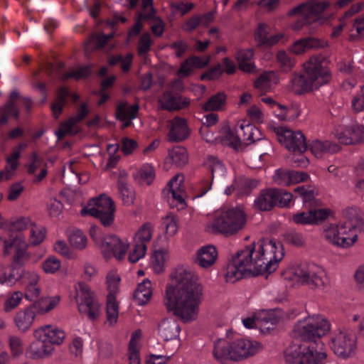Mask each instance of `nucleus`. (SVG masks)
Returning a JSON list of instances; mask_svg holds the SVG:
<instances>
[{"label": "nucleus", "instance_id": "4be33fe9", "mask_svg": "<svg viewBox=\"0 0 364 364\" xmlns=\"http://www.w3.org/2000/svg\"><path fill=\"white\" fill-rule=\"evenodd\" d=\"M190 134V129L186 119L175 117L170 121V129L168 139L170 141H181L186 139Z\"/></svg>", "mask_w": 364, "mask_h": 364}, {"label": "nucleus", "instance_id": "2eb2a0df", "mask_svg": "<svg viewBox=\"0 0 364 364\" xmlns=\"http://www.w3.org/2000/svg\"><path fill=\"white\" fill-rule=\"evenodd\" d=\"M121 278L114 271L109 272L106 277L107 289V323L113 326L117 322L119 316V304L117 296L119 294Z\"/></svg>", "mask_w": 364, "mask_h": 364}, {"label": "nucleus", "instance_id": "09e8293b", "mask_svg": "<svg viewBox=\"0 0 364 364\" xmlns=\"http://www.w3.org/2000/svg\"><path fill=\"white\" fill-rule=\"evenodd\" d=\"M0 284L2 285L12 286L20 278L16 269L14 266L8 267L7 269L1 264Z\"/></svg>", "mask_w": 364, "mask_h": 364}, {"label": "nucleus", "instance_id": "774afa93", "mask_svg": "<svg viewBox=\"0 0 364 364\" xmlns=\"http://www.w3.org/2000/svg\"><path fill=\"white\" fill-rule=\"evenodd\" d=\"M276 59L280 66L285 70H289L295 64L294 59L289 57L284 50L277 52Z\"/></svg>", "mask_w": 364, "mask_h": 364}, {"label": "nucleus", "instance_id": "dca6fc26", "mask_svg": "<svg viewBox=\"0 0 364 364\" xmlns=\"http://www.w3.org/2000/svg\"><path fill=\"white\" fill-rule=\"evenodd\" d=\"M28 247V242L21 235H17L9 240L0 237V247L3 248L4 255H9L11 249L14 248V262L16 264L24 265L29 260L30 255L26 251Z\"/></svg>", "mask_w": 364, "mask_h": 364}, {"label": "nucleus", "instance_id": "a211bd4d", "mask_svg": "<svg viewBox=\"0 0 364 364\" xmlns=\"http://www.w3.org/2000/svg\"><path fill=\"white\" fill-rule=\"evenodd\" d=\"M279 318L274 311L262 314L259 317H247L242 319V324L247 328H258L262 333H269L278 323Z\"/></svg>", "mask_w": 364, "mask_h": 364}, {"label": "nucleus", "instance_id": "7ed1b4c3", "mask_svg": "<svg viewBox=\"0 0 364 364\" xmlns=\"http://www.w3.org/2000/svg\"><path fill=\"white\" fill-rule=\"evenodd\" d=\"M304 74L294 75L290 88L296 93L309 92L327 84L331 74L327 60L321 55L311 57L303 65Z\"/></svg>", "mask_w": 364, "mask_h": 364}, {"label": "nucleus", "instance_id": "423d86ee", "mask_svg": "<svg viewBox=\"0 0 364 364\" xmlns=\"http://www.w3.org/2000/svg\"><path fill=\"white\" fill-rule=\"evenodd\" d=\"M285 279L307 285L311 289H324L329 283L325 270L314 264H301L287 268L283 273Z\"/></svg>", "mask_w": 364, "mask_h": 364}, {"label": "nucleus", "instance_id": "473e14b6", "mask_svg": "<svg viewBox=\"0 0 364 364\" xmlns=\"http://www.w3.org/2000/svg\"><path fill=\"white\" fill-rule=\"evenodd\" d=\"M60 301L59 295L43 296L36 301L33 307L40 314H47L56 308Z\"/></svg>", "mask_w": 364, "mask_h": 364}, {"label": "nucleus", "instance_id": "6e6d98bb", "mask_svg": "<svg viewBox=\"0 0 364 364\" xmlns=\"http://www.w3.org/2000/svg\"><path fill=\"white\" fill-rule=\"evenodd\" d=\"M53 250L58 254L65 257L67 259H73L76 258L77 255L73 250L71 246L70 247L64 240H58L53 245Z\"/></svg>", "mask_w": 364, "mask_h": 364}, {"label": "nucleus", "instance_id": "de8ad7c7", "mask_svg": "<svg viewBox=\"0 0 364 364\" xmlns=\"http://www.w3.org/2000/svg\"><path fill=\"white\" fill-rule=\"evenodd\" d=\"M168 157L177 166H184L188 163V156L186 149L182 146H176L168 151Z\"/></svg>", "mask_w": 364, "mask_h": 364}, {"label": "nucleus", "instance_id": "680f3d73", "mask_svg": "<svg viewBox=\"0 0 364 364\" xmlns=\"http://www.w3.org/2000/svg\"><path fill=\"white\" fill-rule=\"evenodd\" d=\"M274 183L279 186H290V170L278 168L272 176Z\"/></svg>", "mask_w": 364, "mask_h": 364}, {"label": "nucleus", "instance_id": "c9c22d12", "mask_svg": "<svg viewBox=\"0 0 364 364\" xmlns=\"http://www.w3.org/2000/svg\"><path fill=\"white\" fill-rule=\"evenodd\" d=\"M159 103L163 109L174 110L183 108L189 102L181 97L173 96L170 93H166L159 99Z\"/></svg>", "mask_w": 364, "mask_h": 364}, {"label": "nucleus", "instance_id": "ddd939ff", "mask_svg": "<svg viewBox=\"0 0 364 364\" xmlns=\"http://www.w3.org/2000/svg\"><path fill=\"white\" fill-rule=\"evenodd\" d=\"M330 6V3L326 0H312L306 4H301L293 9L289 11V15L299 14L304 20L305 23L317 25L323 24L327 18L322 15V13Z\"/></svg>", "mask_w": 364, "mask_h": 364}, {"label": "nucleus", "instance_id": "79ce46f5", "mask_svg": "<svg viewBox=\"0 0 364 364\" xmlns=\"http://www.w3.org/2000/svg\"><path fill=\"white\" fill-rule=\"evenodd\" d=\"M331 348L338 357L346 359L355 353L357 345L356 343H332Z\"/></svg>", "mask_w": 364, "mask_h": 364}, {"label": "nucleus", "instance_id": "72a5a7b5", "mask_svg": "<svg viewBox=\"0 0 364 364\" xmlns=\"http://www.w3.org/2000/svg\"><path fill=\"white\" fill-rule=\"evenodd\" d=\"M20 158L19 151H12L6 159V166L5 168L0 172V181H7L11 179L17 168L18 167Z\"/></svg>", "mask_w": 364, "mask_h": 364}, {"label": "nucleus", "instance_id": "052dcab7", "mask_svg": "<svg viewBox=\"0 0 364 364\" xmlns=\"http://www.w3.org/2000/svg\"><path fill=\"white\" fill-rule=\"evenodd\" d=\"M68 96V91L66 88L63 87L59 90L58 97L51 107L53 115L55 117H58L60 114L63 107L65 105V101Z\"/></svg>", "mask_w": 364, "mask_h": 364}, {"label": "nucleus", "instance_id": "58836bf2", "mask_svg": "<svg viewBox=\"0 0 364 364\" xmlns=\"http://www.w3.org/2000/svg\"><path fill=\"white\" fill-rule=\"evenodd\" d=\"M219 138L224 145L232 146L235 149L241 148L237 131L236 130L235 132L229 127H224L221 129Z\"/></svg>", "mask_w": 364, "mask_h": 364}, {"label": "nucleus", "instance_id": "f8f14e48", "mask_svg": "<svg viewBox=\"0 0 364 364\" xmlns=\"http://www.w3.org/2000/svg\"><path fill=\"white\" fill-rule=\"evenodd\" d=\"M129 248L130 242L128 238L114 234L104 236L100 244V252L106 259L114 258L117 261L124 260Z\"/></svg>", "mask_w": 364, "mask_h": 364}, {"label": "nucleus", "instance_id": "1a4fd4ad", "mask_svg": "<svg viewBox=\"0 0 364 364\" xmlns=\"http://www.w3.org/2000/svg\"><path fill=\"white\" fill-rule=\"evenodd\" d=\"M308 343H292L284 350L285 360L289 364H323L327 355L318 352Z\"/></svg>", "mask_w": 364, "mask_h": 364}, {"label": "nucleus", "instance_id": "f3484780", "mask_svg": "<svg viewBox=\"0 0 364 364\" xmlns=\"http://www.w3.org/2000/svg\"><path fill=\"white\" fill-rule=\"evenodd\" d=\"M164 192L168 194V201L172 208L178 210L183 209L186 207L185 191L183 186V176L176 175L168 183Z\"/></svg>", "mask_w": 364, "mask_h": 364}, {"label": "nucleus", "instance_id": "393cba45", "mask_svg": "<svg viewBox=\"0 0 364 364\" xmlns=\"http://www.w3.org/2000/svg\"><path fill=\"white\" fill-rule=\"evenodd\" d=\"M33 308V306H28L19 310L16 314L14 321L18 331L26 332L33 325L36 318V312Z\"/></svg>", "mask_w": 364, "mask_h": 364}, {"label": "nucleus", "instance_id": "f03ea898", "mask_svg": "<svg viewBox=\"0 0 364 364\" xmlns=\"http://www.w3.org/2000/svg\"><path fill=\"white\" fill-rule=\"evenodd\" d=\"M284 255L281 242L274 239H263L238 251L228 264L226 279L236 281L262 272H274Z\"/></svg>", "mask_w": 364, "mask_h": 364}, {"label": "nucleus", "instance_id": "8fccbe9b", "mask_svg": "<svg viewBox=\"0 0 364 364\" xmlns=\"http://www.w3.org/2000/svg\"><path fill=\"white\" fill-rule=\"evenodd\" d=\"M113 33L108 35L100 33L92 36L85 46V53H87L92 49H98L102 48L109 39L113 38Z\"/></svg>", "mask_w": 364, "mask_h": 364}, {"label": "nucleus", "instance_id": "f704fd0d", "mask_svg": "<svg viewBox=\"0 0 364 364\" xmlns=\"http://www.w3.org/2000/svg\"><path fill=\"white\" fill-rule=\"evenodd\" d=\"M254 53L252 49L240 50L235 54L240 70L245 73L255 71V66L252 62Z\"/></svg>", "mask_w": 364, "mask_h": 364}, {"label": "nucleus", "instance_id": "6e6552de", "mask_svg": "<svg viewBox=\"0 0 364 364\" xmlns=\"http://www.w3.org/2000/svg\"><path fill=\"white\" fill-rule=\"evenodd\" d=\"M262 347L261 343H215L213 353L217 360L238 361L254 355Z\"/></svg>", "mask_w": 364, "mask_h": 364}, {"label": "nucleus", "instance_id": "7c9ffc66", "mask_svg": "<svg viewBox=\"0 0 364 364\" xmlns=\"http://www.w3.org/2000/svg\"><path fill=\"white\" fill-rule=\"evenodd\" d=\"M61 343H32L26 350V355L31 359H41L49 356L54 350L53 344Z\"/></svg>", "mask_w": 364, "mask_h": 364}, {"label": "nucleus", "instance_id": "3c124183", "mask_svg": "<svg viewBox=\"0 0 364 364\" xmlns=\"http://www.w3.org/2000/svg\"><path fill=\"white\" fill-rule=\"evenodd\" d=\"M205 164L210 169L213 179L221 178L225 176L226 169L221 162L213 156L208 157Z\"/></svg>", "mask_w": 364, "mask_h": 364}, {"label": "nucleus", "instance_id": "bb28decb", "mask_svg": "<svg viewBox=\"0 0 364 364\" xmlns=\"http://www.w3.org/2000/svg\"><path fill=\"white\" fill-rule=\"evenodd\" d=\"M139 110L136 104L129 105L127 102H120L117 107V118L123 122V127H127L131 124L132 119L136 118Z\"/></svg>", "mask_w": 364, "mask_h": 364}, {"label": "nucleus", "instance_id": "9b49d317", "mask_svg": "<svg viewBox=\"0 0 364 364\" xmlns=\"http://www.w3.org/2000/svg\"><path fill=\"white\" fill-rule=\"evenodd\" d=\"M268 129L276 135L279 142L289 151L300 154L306 151L307 144L305 136L301 131H293L286 127L273 124H269Z\"/></svg>", "mask_w": 364, "mask_h": 364}, {"label": "nucleus", "instance_id": "0eeeda50", "mask_svg": "<svg viewBox=\"0 0 364 364\" xmlns=\"http://www.w3.org/2000/svg\"><path fill=\"white\" fill-rule=\"evenodd\" d=\"M330 331V323L319 315H313L299 320L294 326L291 337L301 341H315Z\"/></svg>", "mask_w": 364, "mask_h": 364}, {"label": "nucleus", "instance_id": "4468645a", "mask_svg": "<svg viewBox=\"0 0 364 364\" xmlns=\"http://www.w3.org/2000/svg\"><path fill=\"white\" fill-rule=\"evenodd\" d=\"M73 296L80 313L87 315L91 319L97 317L100 305L95 301L93 293L87 284L82 282L76 283Z\"/></svg>", "mask_w": 364, "mask_h": 364}, {"label": "nucleus", "instance_id": "e433bc0d", "mask_svg": "<svg viewBox=\"0 0 364 364\" xmlns=\"http://www.w3.org/2000/svg\"><path fill=\"white\" fill-rule=\"evenodd\" d=\"M259 181L253 178L241 177L234 181L236 194L238 196H248L259 185Z\"/></svg>", "mask_w": 364, "mask_h": 364}, {"label": "nucleus", "instance_id": "c85d7f7f", "mask_svg": "<svg viewBox=\"0 0 364 364\" xmlns=\"http://www.w3.org/2000/svg\"><path fill=\"white\" fill-rule=\"evenodd\" d=\"M153 291L154 288L151 281L149 279H144L137 285L134 292V299L138 305L144 306L151 301Z\"/></svg>", "mask_w": 364, "mask_h": 364}, {"label": "nucleus", "instance_id": "a878e982", "mask_svg": "<svg viewBox=\"0 0 364 364\" xmlns=\"http://www.w3.org/2000/svg\"><path fill=\"white\" fill-rule=\"evenodd\" d=\"M309 149L312 154L318 158H323L328 154L336 153L340 150V146L330 141H321L315 139L309 144Z\"/></svg>", "mask_w": 364, "mask_h": 364}, {"label": "nucleus", "instance_id": "ea45409f", "mask_svg": "<svg viewBox=\"0 0 364 364\" xmlns=\"http://www.w3.org/2000/svg\"><path fill=\"white\" fill-rule=\"evenodd\" d=\"M333 133L342 144H351L356 142L353 124L350 126H338L335 128Z\"/></svg>", "mask_w": 364, "mask_h": 364}, {"label": "nucleus", "instance_id": "e2e57ef3", "mask_svg": "<svg viewBox=\"0 0 364 364\" xmlns=\"http://www.w3.org/2000/svg\"><path fill=\"white\" fill-rule=\"evenodd\" d=\"M19 277L24 287L38 284L40 281L39 274L34 270L23 269Z\"/></svg>", "mask_w": 364, "mask_h": 364}, {"label": "nucleus", "instance_id": "b1692460", "mask_svg": "<svg viewBox=\"0 0 364 364\" xmlns=\"http://www.w3.org/2000/svg\"><path fill=\"white\" fill-rule=\"evenodd\" d=\"M158 333L164 341L176 340L180 333L179 325L172 318L162 320L158 326Z\"/></svg>", "mask_w": 364, "mask_h": 364}, {"label": "nucleus", "instance_id": "bf43d9fd", "mask_svg": "<svg viewBox=\"0 0 364 364\" xmlns=\"http://www.w3.org/2000/svg\"><path fill=\"white\" fill-rule=\"evenodd\" d=\"M41 267L45 273L53 274L61 268V262L55 256H50L43 262Z\"/></svg>", "mask_w": 364, "mask_h": 364}, {"label": "nucleus", "instance_id": "49530a36", "mask_svg": "<svg viewBox=\"0 0 364 364\" xmlns=\"http://www.w3.org/2000/svg\"><path fill=\"white\" fill-rule=\"evenodd\" d=\"M161 225L167 237H173L178 230V219L173 214H168L162 218Z\"/></svg>", "mask_w": 364, "mask_h": 364}, {"label": "nucleus", "instance_id": "13d9d810", "mask_svg": "<svg viewBox=\"0 0 364 364\" xmlns=\"http://www.w3.org/2000/svg\"><path fill=\"white\" fill-rule=\"evenodd\" d=\"M147 247L145 244L134 242V247L128 255V259L132 263H135L144 257Z\"/></svg>", "mask_w": 364, "mask_h": 364}, {"label": "nucleus", "instance_id": "aec40b11", "mask_svg": "<svg viewBox=\"0 0 364 364\" xmlns=\"http://www.w3.org/2000/svg\"><path fill=\"white\" fill-rule=\"evenodd\" d=\"M218 258V251L213 245H205L197 250L195 262L202 268L207 269L213 265Z\"/></svg>", "mask_w": 364, "mask_h": 364}, {"label": "nucleus", "instance_id": "603ef678", "mask_svg": "<svg viewBox=\"0 0 364 364\" xmlns=\"http://www.w3.org/2000/svg\"><path fill=\"white\" fill-rule=\"evenodd\" d=\"M77 122L75 121V119L70 117L68 120L62 123L58 131L55 132V134L57 135L58 139L63 138L65 135L70 134L74 135L76 134L79 129L77 127Z\"/></svg>", "mask_w": 364, "mask_h": 364}, {"label": "nucleus", "instance_id": "37998d69", "mask_svg": "<svg viewBox=\"0 0 364 364\" xmlns=\"http://www.w3.org/2000/svg\"><path fill=\"white\" fill-rule=\"evenodd\" d=\"M279 81L277 74L273 71L262 74L255 82V87L261 91H267Z\"/></svg>", "mask_w": 364, "mask_h": 364}, {"label": "nucleus", "instance_id": "a18cd8bd", "mask_svg": "<svg viewBox=\"0 0 364 364\" xmlns=\"http://www.w3.org/2000/svg\"><path fill=\"white\" fill-rule=\"evenodd\" d=\"M134 177L139 183L149 185L155 178V170L151 164H145L137 170Z\"/></svg>", "mask_w": 364, "mask_h": 364}, {"label": "nucleus", "instance_id": "6ab92c4d", "mask_svg": "<svg viewBox=\"0 0 364 364\" xmlns=\"http://www.w3.org/2000/svg\"><path fill=\"white\" fill-rule=\"evenodd\" d=\"M38 341H63L66 338L65 332L54 325H44L33 331Z\"/></svg>", "mask_w": 364, "mask_h": 364}, {"label": "nucleus", "instance_id": "cd10ccee", "mask_svg": "<svg viewBox=\"0 0 364 364\" xmlns=\"http://www.w3.org/2000/svg\"><path fill=\"white\" fill-rule=\"evenodd\" d=\"M237 131L240 139V147H242V144H250L260 139V131L250 123L240 124L237 128Z\"/></svg>", "mask_w": 364, "mask_h": 364}, {"label": "nucleus", "instance_id": "0e129e2a", "mask_svg": "<svg viewBox=\"0 0 364 364\" xmlns=\"http://www.w3.org/2000/svg\"><path fill=\"white\" fill-rule=\"evenodd\" d=\"M119 191L120 198L124 205H130L134 203L135 194L132 187L127 184H120Z\"/></svg>", "mask_w": 364, "mask_h": 364}, {"label": "nucleus", "instance_id": "338daca9", "mask_svg": "<svg viewBox=\"0 0 364 364\" xmlns=\"http://www.w3.org/2000/svg\"><path fill=\"white\" fill-rule=\"evenodd\" d=\"M43 163V159L36 152H33L28 158L26 164L27 172L28 174H34L36 170L40 168Z\"/></svg>", "mask_w": 364, "mask_h": 364}, {"label": "nucleus", "instance_id": "4d7b16f0", "mask_svg": "<svg viewBox=\"0 0 364 364\" xmlns=\"http://www.w3.org/2000/svg\"><path fill=\"white\" fill-rule=\"evenodd\" d=\"M313 225H318L332 215V211L326 208H309Z\"/></svg>", "mask_w": 364, "mask_h": 364}, {"label": "nucleus", "instance_id": "412c9836", "mask_svg": "<svg viewBox=\"0 0 364 364\" xmlns=\"http://www.w3.org/2000/svg\"><path fill=\"white\" fill-rule=\"evenodd\" d=\"M276 188L262 190L255 198L253 208L261 211H269L276 206Z\"/></svg>", "mask_w": 364, "mask_h": 364}, {"label": "nucleus", "instance_id": "9d476101", "mask_svg": "<svg viewBox=\"0 0 364 364\" xmlns=\"http://www.w3.org/2000/svg\"><path fill=\"white\" fill-rule=\"evenodd\" d=\"M115 208L112 198L105 194L91 199L81 210L84 216L91 215L100 220L105 226H110L114 219Z\"/></svg>", "mask_w": 364, "mask_h": 364}, {"label": "nucleus", "instance_id": "20e7f679", "mask_svg": "<svg viewBox=\"0 0 364 364\" xmlns=\"http://www.w3.org/2000/svg\"><path fill=\"white\" fill-rule=\"evenodd\" d=\"M348 212L350 223H331L323 228V238L341 248L353 246L358 240L355 228L364 229V213L355 208H350Z\"/></svg>", "mask_w": 364, "mask_h": 364}, {"label": "nucleus", "instance_id": "4c0bfd02", "mask_svg": "<svg viewBox=\"0 0 364 364\" xmlns=\"http://www.w3.org/2000/svg\"><path fill=\"white\" fill-rule=\"evenodd\" d=\"M168 252L166 250H156L150 258V267L156 273H161L165 269V264L168 259Z\"/></svg>", "mask_w": 364, "mask_h": 364}, {"label": "nucleus", "instance_id": "69168bd1", "mask_svg": "<svg viewBox=\"0 0 364 364\" xmlns=\"http://www.w3.org/2000/svg\"><path fill=\"white\" fill-rule=\"evenodd\" d=\"M276 205L280 208H289L293 200L291 193L276 188Z\"/></svg>", "mask_w": 364, "mask_h": 364}, {"label": "nucleus", "instance_id": "5701e85b", "mask_svg": "<svg viewBox=\"0 0 364 364\" xmlns=\"http://www.w3.org/2000/svg\"><path fill=\"white\" fill-rule=\"evenodd\" d=\"M326 42L314 38H301L294 41L289 47V51L294 55H301L311 49L323 48Z\"/></svg>", "mask_w": 364, "mask_h": 364}, {"label": "nucleus", "instance_id": "a19ab883", "mask_svg": "<svg viewBox=\"0 0 364 364\" xmlns=\"http://www.w3.org/2000/svg\"><path fill=\"white\" fill-rule=\"evenodd\" d=\"M154 232V225L151 223H145L141 225L134 235V242H138L142 244L149 242L153 237Z\"/></svg>", "mask_w": 364, "mask_h": 364}, {"label": "nucleus", "instance_id": "f257e3e1", "mask_svg": "<svg viewBox=\"0 0 364 364\" xmlns=\"http://www.w3.org/2000/svg\"><path fill=\"white\" fill-rule=\"evenodd\" d=\"M203 299V287L198 274L187 266H178L170 274L163 303L166 310L184 322L196 320Z\"/></svg>", "mask_w": 364, "mask_h": 364}, {"label": "nucleus", "instance_id": "39448f33", "mask_svg": "<svg viewBox=\"0 0 364 364\" xmlns=\"http://www.w3.org/2000/svg\"><path fill=\"white\" fill-rule=\"evenodd\" d=\"M247 215L242 206L224 208L208 221L205 229L208 232L220 233L227 236L240 231L245 225Z\"/></svg>", "mask_w": 364, "mask_h": 364}, {"label": "nucleus", "instance_id": "5fc2aeb1", "mask_svg": "<svg viewBox=\"0 0 364 364\" xmlns=\"http://www.w3.org/2000/svg\"><path fill=\"white\" fill-rule=\"evenodd\" d=\"M23 298V293L16 291L8 295L4 301V308L5 311L10 312L17 308L21 303Z\"/></svg>", "mask_w": 364, "mask_h": 364}, {"label": "nucleus", "instance_id": "864d4df0", "mask_svg": "<svg viewBox=\"0 0 364 364\" xmlns=\"http://www.w3.org/2000/svg\"><path fill=\"white\" fill-rule=\"evenodd\" d=\"M46 237V230L43 226L34 225L29 230L28 245L36 246L43 241Z\"/></svg>", "mask_w": 364, "mask_h": 364}, {"label": "nucleus", "instance_id": "c756f323", "mask_svg": "<svg viewBox=\"0 0 364 364\" xmlns=\"http://www.w3.org/2000/svg\"><path fill=\"white\" fill-rule=\"evenodd\" d=\"M274 115L280 121L291 122L301 114L299 107L296 105H283L278 103L272 112Z\"/></svg>", "mask_w": 364, "mask_h": 364}, {"label": "nucleus", "instance_id": "c03bdc74", "mask_svg": "<svg viewBox=\"0 0 364 364\" xmlns=\"http://www.w3.org/2000/svg\"><path fill=\"white\" fill-rule=\"evenodd\" d=\"M225 102V94L224 92H218L204 103L202 109L206 112L220 111L224 108Z\"/></svg>", "mask_w": 364, "mask_h": 364}, {"label": "nucleus", "instance_id": "2f4dec72", "mask_svg": "<svg viewBox=\"0 0 364 364\" xmlns=\"http://www.w3.org/2000/svg\"><path fill=\"white\" fill-rule=\"evenodd\" d=\"M68 240L71 247L78 251L84 250L88 243L87 237L80 229L70 228L67 232Z\"/></svg>", "mask_w": 364, "mask_h": 364}]
</instances>
